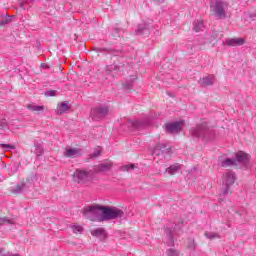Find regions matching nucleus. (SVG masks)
<instances>
[{
    "label": "nucleus",
    "mask_w": 256,
    "mask_h": 256,
    "mask_svg": "<svg viewBox=\"0 0 256 256\" xmlns=\"http://www.w3.org/2000/svg\"><path fill=\"white\" fill-rule=\"evenodd\" d=\"M203 27H205L203 25V21L202 20H198L194 22V31L196 33H199V31H203Z\"/></svg>",
    "instance_id": "20"
},
{
    "label": "nucleus",
    "mask_w": 256,
    "mask_h": 256,
    "mask_svg": "<svg viewBox=\"0 0 256 256\" xmlns=\"http://www.w3.org/2000/svg\"><path fill=\"white\" fill-rule=\"evenodd\" d=\"M228 4L224 0H210V10L214 17L225 19L227 17Z\"/></svg>",
    "instance_id": "3"
},
{
    "label": "nucleus",
    "mask_w": 256,
    "mask_h": 256,
    "mask_svg": "<svg viewBox=\"0 0 256 256\" xmlns=\"http://www.w3.org/2000/svg\"><path fill=\"white\" fill-rule=\"evenodd\" d=\"M205 237H207V239H220L221 236H219V234L215 233V232H205Z\"/></svg>",
    "instance_id": "21"
},
{
    "label": "nucleus",
    "mask_w": 256,
    "mask_h": 256,
    "mask_svg": "<svg viewBox=\"0 0 256 256\" xmlns=\"http://www.w3.org/2000/svg\"><path fill=\"white\" fill-rule=\"evenodd\" d=\"M135 169V164H129L122 166V171H131Z\"/></svg>",
    "instance_id": "28"
},
{
    "label": "nucleus",
    "mask_w": 256,
    "mask_h": 256,
    "mask_svg": "<svg viewBox=\"0 0 256 256\" xmlns=\"http://www.w3.org/2000/svg\"><path fill=\"white\" fill-rule=\"evenodd\" d=\"M200 83L202 87H209L210 85H213V83H215V75L209 74L208 76L203 77L200 80Z\"/></svg>",
    "instance_id": "16"
},
{
    "label": "nucleus",
    "mask_w": 256,
    "mask_h": 256,
    "mask_svg": "<svg viewBox=\"0 0 256 256\" xmlns=\"http://www.w3.org/2000/svg\"><path fill=\"white\" fill-rule=\"evenodd\" d=\"M113 167V163L111 161L104 162L102 164H98L94 166V173H105L109 171Z\"/></svg>",
    "instance_id": "9"
},
{
    "label": "nucleus",
    "mask_w": 256,
    "mask_h": 256,
    "mask_svg": "<svg viewBox=\"0 0 256 256\" xmlns=\"http://www.w3.org/2000/svg\"><path fill=\"white\" fill-rule=\"evenodd\" d=\"M5 223H8L9 225H13L14 221L13 220H9L7 218H3L2 219V225H5Z\"/></svg>",
    "instance_id": "32"
},
{
    "label": "nucleus",
    "mask_w": 256,
    "mask_h": 256,
    "mask_svg": "<svg viewBox=\"0 0 256 256\" xmlns=\"http://www.w3.org/2000/svg\"><path fill=\"white\" fill-rule=\"evenodd\" d=\"M167 256H179V251L173 248H170L166 251Z\"/></svg>",
    "instance_id": "24"
},
{
    "label": "nucleus",
    "mask_w": 256,
    "mask_h": 256,
    "mask_svg": "<svg viewBox=\"0 0 256 256\" xmlns=\"http://www.w3.org/2000/svg\"><path fill=\"white\" fill-rule=\"evenodd\" d=\"M113 67H114V71H119V69H121V67L117 66V64H115Z\"/></svg>",
    "instance_id": "35"
},
{
    "label": "nucleus",
    "mask_w": 256,
    "mask_h": 256,
    "mask_svg": "<svg viewBox=\"0 0 256 256\" xmlns=\"http://www.w3.org/2000/svg\"><path fill=\"white\" fill-rule=\"evenodd\" d=\"M224 45H227V47H241V45H245V38H229L225 40Z\"/></svg>",
    "instance_id": "8"
},
{
    "label": "nucleus",
    "mask_w": 256,
    "mask_h": 256,
    "mask_svg": "<svg viewBox=\"0 0 256 256\" xmlns=\"http://www.w3.org/2000/svg\"><path fill=\"white\" fill-rule=\"evenodd\" d=\"M99 155H101V148H97L94 153L90 154V159H96Z\"/></svg>",
    "instance_id": "26"
},
{
    "label": "nucleus",
    "mask_w": 256,
    "mask_h": 256,
    "mask_svg": "<svg viewBox=\"0 0 256 256\" xmlns=\"http://www.w3.org/2000/svg\"><path fill=\"white\" fill-rule=\"evenodd\" d=\"M91 235H93V237H98L101 240L107 239V231H105V228L91 230Z\"/></svg>",
    "instance_id": "15"
},
{
    "label": "nucleus",
    "mask_w": 256,
    "mask_h": 256,
    "mask_svg": "<svg viewBox=\"0 0 256 256\" xmlns=\"http://www.w3.org/2000/svg\"><path fill=\"white\" fill-rule=\"evenodd\" d=\"M190 135H192V137H201L207 141L215 139V132L207 126V123L198 124L196 127L191 128Z\"/></svg>",
    "instance_id": "2"
},
{
    "label": "nucleus",
    "mask_w": 256,
    "mask_h": 256,
    "mask_svg": "<svg viewBox=\"0 0 256 256\" xmlns=\"http://www.w3.org/2000/svg\"><path fill=\"white\" fill-rule=\"evenodd\" d=\"M196 247H197V245H195V239H190L188 249H191L192 251H195Z\"/></svg>",
    "instance_id": "29"
},
{
    "label": "nucleus",
    "mask_w": 256,
    "mask_h": 256,
    "mask_svg": "<svg viewBox=\"0 0 256 256\" xmlns=\"http://www.w3.org/2000/svg\"><path fill=\"white\" fill-rule=\"evenodd\" d=\"M1 125H2V128H4L5 126H7V120H2V121H1Z\"/></svg>",
    "instance_id": "34"
},
{
    "label": "nucleus",
    "mask_w": 256,
    "mask_h": 256,
    "mask_svg": "<svg viewBox=\"0 0 256 256\" xmlns=\"http://www.w3.org/2000/svg\"><path fill=\"white\" fill-rule=\"evenodd\" d=\"M27 109L30 111H33L34 113H40L42 111H45V106H39L35 104H28Z\"/></svg>",
    "instance_id": "17"
},
{
    "label": "nucleus",
    "mask_w": 256,
    "mask_h": 256,
    "mask_svg": "<svg viewBox=\"0 0 256 256\" xmlns=\"http://www.w3.org/2000/svg\"><path fill=\"white\" fill-rule=\"evenodd\" d=\"M171 149V146L167 147V144L159 143L154 148V155H160L159 151H161L162 153H171Z\"/></svg>",
    "instance_id": "14"
},
{
    "label": "nucleus",
    "mask_w": 256,
    "mask_h": 256,
    "mask_svg": "<svg viewBox=\"0 0 256 256\" xmlns=\"http://www.w3.org/2000/svg\"><path fill=\"white\" fill-rule=\"evenodd\" d=\"M108 113L109 108L107 106H97L91 110L90 115L94 121H100V119L107 117Z\"/></svg>",
    "instance_id": "4"
},
{
    "label": "nucleus",
    "mask_w": 256,
    "mask_h": 256,
    "mask_svg": "<svg viewBox=\"0 0 256 256\" xmlns=\"http://www.w3.org/2000/svg\"><path fill=\"white\" fill-rule=\"evenodd\" d=\"M236 163H242L243 165H247L249 163V154L239 151L236 153Z\"/></svg>",
    "instance_id": "12"
},
{
    "label": "nucleus",
    "mask_w": 256,
    "mask_h": 256,
    "mask_svg": "<svg viewBox=\"0 0 256 256\" xmlns=\"http://www.w3.org/2000/svg\"><path fill=\"white\" fill-rule=\"evenodd\" d=\"M165 233L169 237V239H173V232H171L169 229H166Z\"/></svg>",
    "instance_id": "33"
},
{
    "label": "nucleus",
    "mask_w": 256,
    "mask_h": 256,
    "mask_svg": "<svg viewBox=\"0 0 256 256\" xmlns=\"http://www.w3.org/2000/svg\"><path fill=\"white\" fill-rule=\"evenodd\" d=\"M179 169H181V165L175 164V165L168 167L166 169V173H169V175H175V173H177V171H179Z\"/></svg>",
    "instance_id": "19"
},
{
    "label": "nucleus",
    "mask_w": 256,
    "mask_h": 256,
    "mask_svg": "<svg viewBox=\"0 0 256 256\" xmlns=\"http://www.w3.org/2000/svg\"><path fill=\"white\" fill-rule=\"evenodd\" d=\"M13 18V16H8L6 19L1 20V25H7V23H11V19Z\"/></svg>",
    "instance_id": "31"
},
{
    "label": "nucleus",
    "mask_w": 256,
    "mask_h": 256,
    "mask_svg": "<svg viewBox=\"0 0 256 256\" xmlns=\"http://www.w3.org/2000/svg\"><path fill=\"white\" fill-rule=\"evenodd\" d=\"M237 181V176H235V172L228 170L223 175V183L226 186L223 195H227L229 193V188Z\"/></svg>",
    "instance_id": "5"
},
{
    "label": "nucleus",
    "mask_w": 256,
    "mask_h": 256,
    "mask_svg": "<svg viewBox=\"0 0 256 256\" xmlns=\"http://www.w3.org/2000/svg\"><path fill=\"white\" fill-rule=\"evenodd\" d=\"M137 34H138V35H141V30H137Z\"/></svg>",
    "instance_id": "37"
},
{
    "label": "nucleus",
    "mask_w": 256,
    "mask_h": 256,
    "mask_svg": "<svg viewBox=\"0 0 256 256\" xmlns=\"http://www.w3.org/2000/svg\"><path fill=\"white\" fill-rule=\"evenodd\" d=\"M64 157H70V158L81 157V149L67 147L64 151Z\"/></svg>",
    "instance_id": "10"
},
{
    "label": "nucleus",
    "mask_w": 256,
    "mask_h": 256,
    "mask_svg": "<svg viewBox=\"0 0 256 256\" xmlns=\"http://www.w3.org/2000/svg\"><path fill=\"white\" fill-rule=\"evenodd\" d=\"M25 189V183H18L15 188L12 190L13 193H21Z\"/></svg>",
    "instance_id": "22"
},
{
    "label": "nucleus",
    "mask_w": 256,
    "mask_h": 256,
    "mask_svg": "<svg viewBox=\"0 0 256 256\" xmlns=\"http://www.w3.org/2000/svg\"><path fill=\"white\" fill-rule=\"evenodd\" d=\"M237 165V160L226 158L221 162V167H233Z\"/></svg>",
    "instance_id": "18"
},
{
    "label": "nucleus",
    "mask_w": 256,
    "mask_h": 256,
    "mask_svg": "<svg viewBox=\"0 0 256 256\" xmlns=\"http://www.w3.org/2000/svg\"><path fill=\"white\" fill-rule=\"evenodd\" d=\"M130 125H132V127L134 129H143V127H147V125H151V122L149 120H134L130 122Z\"/></svg>",
    "instance_id": "13"
},
{
    "label": "nucleus",
    "mask_w": 256,
    "mask_h": 256,
    "mask_svg": "<svg viewBox=\"0 0 256 256\" xmlns=\"http://www.w3.org/2000/svg\"><path fill=\"white\" fill-rule=\"evenodd\" d=\"M84 217L91 221H112L123 217V211L116 207L101 206L92 204L82 209Z\"/></svg>",
    "instance_id": "1"
},
{
    "label": "nucleus",
    "mask_w": 256,
    "mask_h": 256,
    "mask_svg": "<svg viewBox=\"0 0 256 256\" xmlns=\"http://www.w3.org/2000/svg\"><path fill=\"white\" fill-rule=\"evenodd\" d=\"M33 1L35 0H20V7L22 9H27V5H33Z\"/></svg>",
    "instance_id": "23"
},
{
    "label": "nucleus",
    "mask_w": 256,
    "mask_h": 256,
    "mask_svg": "<svg viewBox=\"0 0 256 256\" xmlns=\"http://www.w3.org/2000/svg\"><path fill=\"white\" fill-rule=\"evenodd\" d=\"M119 53H121L120 51H115L114 53H113V55H119Z\"/></svg>",
    "instance_id": "36"
},
{
    "label": "nucleus",
    "mask_w": 256,
    "mask_h": 256,
    "mask_svg": "<svg viewBox=\"0 0 256 256\" xmlns=\"http://www.w3.org/2000/svg\"><path fill=\"white\" fill-rule=\"evenodd\" d=\"M71 109V104L69 102H59L57 105V114L63 115V113H67Z\"/></svg>",
    "instance_id": "11"
},
{
    "label": "nucleus",
    "mask_w": 256,
    "mask_h": 256,
    "mask_svg": "<svg viewBox=\"0 0 256 256\" xmlns=\"http://www.w3.org/2000/svg\"><path fill=\"white\" fill-rule=\"evenodd\" d=\"M107 71H109V66L107 67Z\"/></svg>",
    "instance_id": "38"
},
{
    "label": "nucleus",
    "mask_w": 256,
    "mask_h": 256,
    "mask_svg": "<svg viewBox=\"0 0 256 256\" xmlns=\"http://www.w3.org/2000/svg\"><path fill=\"white\" fill-rule=\"evenodd\" d=\"M57 95V90H48L45 92L46 97H55Z\"/></svg>",
    "instance_id": "27"
},
{
    "label": "nucleus",
    "mask_w": 256,
    "mask_h": 256,
    "mask_svg": "<svg viewBox=\"0 0 256 256\" xmlns=\"http://www.w3.org/2000/svg\"><path fill=\"white\" fill-rule=\"evenodd\" d=\"M91 179H92L91 174L86 170L77 169L73 175V180L76 183H89Z\"/></svg>",
    "instance_id": "6"
},
{
    "label": "nucleus",
    "mask_w": 256,
    "mask_h": 256,
    "mask_svg": "<svg viewBox=\"0 0 256 256\" xmlns=\"http://www.w3.org/2000/svg\"><path fill=\"white\" fill-rule=\"evenodd\" d=\"M72 231L74 233H83V227L74 225V226H72Z\"/></svg>",
    "instance_id": "30"
},
{
    "label": "nucleus",
    "mask_w": 256,
    "mask_h": 256,
    "mask_svg": "<svg viewBox=\"0 0 256 256\" xmlns=\"http://www.w3.org/2000/svg\"><path fill=\"white\" fill-rule=\"evenodd\" d=\"M1 147L4 151H11L12 149H15V145L13 144H1Z\"/></svg>",
    "instance_id": "25"
},
{
    "label": "nucleus",
    "mask_w": 256,
    "mask_h": 256,
    "mask_svg": "<svg viewBox=\"0 0 256 256\" xmlns=\"http://www.w3.org/2000/svg\"><path fill=\"white\" fill-rule=\"evenodd\" d=\"M185 127V121H177L165 124L166 133H179Z\"/></svg>",
    "instance_id": "7"
}]
</instances>
